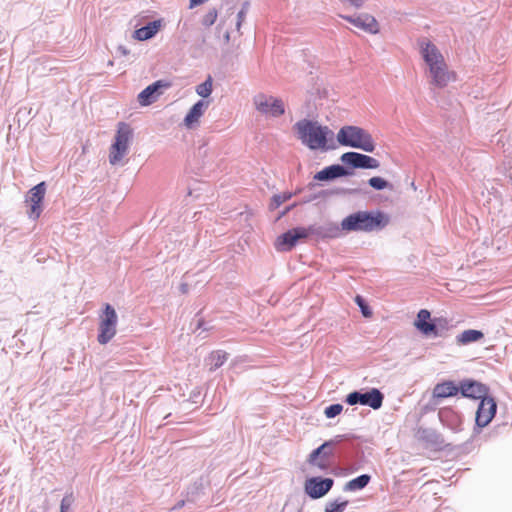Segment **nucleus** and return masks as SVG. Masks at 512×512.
I'll use <instances>...</instances> for the list:
<instances>
[{"label": "nucleus", "instance_id": "nucleus-17", "mask_svg": "<svg viewBox=\"0 0 512 512\" xmlns=\"http://www.w3.org/2000/svg\"><path fill=\"white\" fill-rule=\"evenodd\" d=\"M459 391L464 397L482 399L487 397V388L485 385L474 380L462 381L459 386Z\"/></svg>", "mask_w": 512, "mask_h": 512}, {"label": "nucleus", "instance_id": "nucleus-7", "mask_svg": "<svg viewBox=\"0 0 512 512\" xmlns=\"http://www.w3.org/2000/svg\"><path fill=\"white\" fill-rule=\"evenodd\" d=\"M118 316L115 309L106 304L102 313L99 315V327L97 340L105 345L112 340L117 332Z\"/></svg>", "mask_w": 512, "mask_h": 512}, {"label": "nucleus", "instance_id": "nucleus-26", "mask_svg": "<svg viewBox=\"0 0 512 512\" xmlns=\"http://www.w3.org/2000/svg\"><path fill=\"white\" fill-rule=\"evenodd\" d=\"M213 90V80L211 76L202 82L201 84L196 86V93L202 98H207L211 95Z\"/></svg>", "mask_w": 512, "mask_h": 512}, {"label": "nucleus", "instance_id": "nucleus-5", "mask_svg": "<svg viewBox=\"0 0 512 512\" xmlns=\"http://www.w3.org/2000/svg\"><path fill=\"white\" fill-rule=\"evenodd\" d=\"M337 141L341 146L360 149L372 153L376 144L372 135L362 127L345 125L337 133Z\"/></svg>", "mask_w": 512, "mask_h": 512}, {"label": "nucleus", "instance_id": "nucleus-6", "mask_svg": "<svg viewBox=\"0 0 512 512\" xmlns=\"http://www.w3.org/2000/svg\"><path fill=\"white\" fill-rule=\"evenodd\" d=\"M133 137V130L129 124L120 122L118 124L114 143L111 145L109 152V162L111 165H118L127 155L129 144Z\"/></svg>", "mask_w": 512, "mask_h": 512}, {"label": "nucleus", "instance_id": "nucleus-3", "mask_svg": "<svg viewBox=\"0 0 512 512\" xmlns=\"http://www.w3.org/2000/svg\"><path fill=\"white\" fill-rule=\"evenodd\" d=\"M338 226L328 225H310L309 227H296L280 235L276 242L278 250L289 251L299 240L307 238L309 235L318 237H335L338 233Z\"/></svg>", "mask_w": 512, "mask_h": 512}, {"label": "nucleus", "instance_id": "nucleus-31", "mask_svg": "<svg viewBox=\"0 0 512 512\" xmlns=\"http://www.w3.org/2000/svg\"><path fill=\"white\" fill-rule=\"evenodd\" d=\"M343 410V406L341 404H332L325 408L324 414L327 418H334L339 415Z\"/></svg>", "mask_w": 512, "mask_h": 512}, {"label": "nucleus", "instance_id": "nucleus-40", "mask_svg": "<svg viewBox=\"0 0 512 512\" xmlns=\"http://www.w3.org/2000/svg\"><path fill=\"white\" fill-rule=\"evenodd\" d=\"M248 5H249L248 3H245V4L243 5V7H242V8H244V10H245L246 12H247V9H248Z\"/></svg>", "mask_w": 512, "mask_h": 512}, {"label": "nucleus", "instance_id": "nucleus-12", "mask_svg": "<svg viewBox=\"0 0 512 512\" xmlns=\"http://www.w3.org/2000/svg\"><path fill=\"white\" fill-rule=\"evenodd\" d=\"M497 404L492 397H483L476 411V425L480 428L487 426L495 416Z\"/></svg>", "mask_w": 512, "mask_h": 512}, {"label": "nucleus", "instance_id": "nucleus-20", "mask_svg": "<svg viewBox=\"0 0 512 512\" xmlns=\"http://www.w3.org/2000/svg\"><path fill=\"white\" fill-rule=\"evenodd\" d=\"M459 392V386L453 381L438 383L433 389V398L443 399L455 396Z\"/></svg>", "mask_w": 512, "mask_h": 512}, {"label": "nucleus", "instance_id": "nucleus-2", "mask_svg": "<svg viewBox=\"0 0 512 512\" xmlns=\"http://www.w3.org/2000/svg\"><path fill=\"white\" fill-rule=\"evenodd\" d=\"M298 139L303 145L311 150H327V138L333 132L327 127L320 125L317 121L302 119L293 126Z\"/></svg>", "mask_w": 512, "mask_h": 512}, {"label": "nucleus", "instance_id": "nucleus-1", "mask_svg": "<svg viewBox=\"0 0 512 512\" xmlns=\"http://www.w3.org/2000/svg\"><path fill=\"white\" fill-rule=\"evenodd\" d=\"M390 218L380 210L357 211L342 219L340 227L345 232L371 233L384 229Z\"/></svg>", "mask_w": 512, "mask_h": 512}, {"label": "nucleus", "instance_id": "nucleus-41", "mask_svg": "<svg viewBox=\"0 0 512 512\" xmlns=\"http://www.w3.org/2000/svg\"><path fill=\"white\" fill-rule=\"evenodd\" d=\"M225 38H226V41H229V33L228 32L225 34Z\"/></svg>", "mask_w": 512, "mask_h": 512}, {"label": "nucleus", "instance_id": "nucleus-32", "mask_svg": "<svg viewBox=\"0 0 512 512\" xmlns=\"http://www.w3.org/2000/svg\"><path fill=\"white\" fill-rule=\"evenodd\" d=\"M355 302L359 306L361 313L364 317H370L372 315V311L366 301L359 295L356 296Z\"/></svg>", "mask_w": 512, "mask_h": 512}, {"label": "nucleus", "instance_id": "nucleus-33", "mask_svg": "<svg viewBox=\"0 0 512 512\" xmlns=\"http://www.w3.org/2000/svg\"><path fill=\"white\" fill-rule=\"evenodd\" d=\"M217 10L210 9L203 17L202 24L206 27L212 26L217 19Z\"/></svg>", "mask_w": 512, "mask_h": 512}, {"label": "nucleus", "instance_id": "nucleus-14", "mask_svg": "<svg viewBox=\"0 0 512 512\" xmlns=\"http://www.w3.org/2000/svg\"><path fill=\"white\" fill-rule=\"evenodd\" d=\"M170 86L171 83L168 81L157 80L138 94V102L141 106H148L154 103L163 94V90Z\"/></svg>", "mask_w": 512, "mask_h": 512}, {"label": "nucleus", "instance_id": "nucleus-34", "mask_svg": "<svg viewBox=\"0 0 512 512\" xmlns=\"http://www.w3.org/2000/svg\"><path fill=\"white\" fill-rule=\"evenodd\" d=\"M245 15H246V11L244 10V8H241V10L237 14V24H236L237 29L240 28L241 23L245 18Z\"/></svg>", "mask_w": 512, "mask_h": 512}, {"label": "nucleus", "instance_id": "nucleus-16", "mask_svg": "<svg viewBox=\"0 0 512 512\" xmlns=\"http://www.w3.org/2000/svg\"><path fill=\"white\" fill-rule=\"evenodd\" d=\"M352 174V170L340 164H334L327 166L321 171L317 172L314 176V179L318 181H330L339 177L351 176Z\"/></svg>", "mask_w": 512, "mask_h": 512}, {"label": "nucleus", "instance_id": "nucleus-8", "mask_svg": "<svg viewBox=\"0 0 512 512\" xmlns=\"http://www.w3.org/2000/svg\"><path fill=\"white\" fill-rule=\"evenodd\" d=\"M253 103L256 110L267 117L276 118L285 113L283 101L270 95L257 94L253 98Z\"/></svg>", "mask_w": 512, "mask_h": 512}, {"label": "nucleus", "instance_id": "nucleus-42", "mask_svg": "<svg viewBox=\"0 0 512 512\" xmlns=\"http://www.w3.org/2000/svg\"><path fill=\"white\" fill-rule=\"evenodd\" d=\"M296 512H301V508L300 507H296Z\"/></svg>", "mask_w": 512, "mask_h": 512}, {"label": "nucleus", "instance_id": "nucleus-28", "mask_svg": "<svg viewBox=\"0 0 512 512\" xmlns=\"http://www.w3.org/2000/svg\"><path fill=\"white\" fill-rule=\"evenodd\" d=\"M348 505L347 500H335L326 504L325 512H343Z\"/></svg>", "mask_w": 512, "mask_h": 512}, {"label": "nucleus", "instance_id": "nucleus-21", "mask_svg": "<svg viewBox=\"0 0 512 512\" xmlns=\"http://www.w3.org/2000/svg\"><path fill=\"white\" fill-rule=\"evenodd\" d=\"M342 438H343L342 435H338V436H336L335 440H330V441L324 442L321 446H319L318 448H316L315 450H313L311 452V454L309 455V462L311 464H315L316 459L320 455H322L323 457H329L330 455H332L331 447L334 444L339 443L342 440Z\"/></svg>", "mask_w": 512, "mask_h": 512}, {"label": "nucleus", "instance_id": "nucleus-24", "mask_svg": "<svg viewBox=\"0 0 512 512\" xmlns=\"http://www.w3.org/2000/svg\"><path fill=\"white\" fill-rule=\"evenodd\" d=\"M484 337V334L479 330L468 329L457 335L456 342L461 345H467L472 342H477Z\"/></svg>", "mask_w": 512, "mask_h": 512}, {"label": "nucleus", "instance_id": "nucleus-10", "mask_svg": "<svg viewBox=\"0 0 512 512\" xmlns=\"http://www.w3.org/2000/svg\"><path fill=\"white\" fill-rule=\"evenodd\" d=\"M340 160L352 169H377L380 163L377 159L358 152H346Z\"/></svg>", "mask_w": 512, "mask_h": 512}, {"label": "nucleus", "instance_id": "nucleus-4", "mask_svg": "<svg viewBox=\"0 0 512 512\" xmlns=\"http://www.w3.org/2000/svg\"><path fill=\"white\" fill-rule=\"evenodd\" d=\"M421 55L429 67L431 83L439 88L445 87L452 79L443 55L431 42L421 43Z\"/></svg>", "mask_w": 512, "mask_h": 512}, {"label": "nucleus", "instance_id": "nucleus-27", "mask_svg": "<svg viewBox=\"0 0 512 512\" xmlns=\"http://www.w3.org/2000/svg\"><path fill=\"white\" fill-rule=\"evenodd\" d=\"M291 197L292 193L290 192L274 195L271 199L270 208L277 209L281 204L291 199Z\"/></svg>", "mask_w": 512, "mask_h": 512}, {"label": "nucleus", "instance_id": "nucleus-22", "mask_svg": "<svg viewBox=\"0 0 512 512\" xmlns=\"http://www.w3.org/2000/svg\"><path fill=\"white\" fill-rule=\"evenodd\" d=\"M160 26H161L160 20H155V21L149 22L147 25L137 29L134 32V37L140 41L151 39L158 32Z\"/></svg>", "mask_w": 512, "mask_h": 512}, {"label": "nucleus", "instance_id": "nucleus-39", "mask_svg": "<svg viewBox=\"0 0 512 512\" xmlns=\"http://www.w3.org/2000/svg\"><path fill=\"white\" fill-rule=\"evenodd\" d=\"M183 505H184V501H181V502H179V503L177 504V506H176V507L180 508V507H182Z\"/></svg>", "mask_w": 512, "mask_h": 512}, {"label": "nucleus", "instance_id": "nucleus-9", "mask_svg": "<svg viewBox=\"0 0 512 512\" xmlns=\"http://www.w3.org/2000/svg\"><path fill=\"white\" fill-rule=\"evenodd\" d=\"M384 400L383 393L377 388H371L369 391H353L346 396V403L353 405L369 406L374 410L381 408Z\"/></svg>", "mask_w": 512, "mask_h": 512}, {"label": "nucleus", "instance_id": "nucleus-19", "mask_svg": "<svg viewBox=\"0 0 512 512\" xmlns=\"http://www.w3.org/2000/svg\"><path fill=\"white\" fill-rule=\"evenodd\" d=\"M209 106V101L199 100L188 111L184 118V124L188 128H192L194 124L199 122V119L204 114Z\"/></svg>", "mask_w": 512, "mask_h": 512}, {"label": "nucleus", "instance_id": "nucleus-29", "mask_svg": "<svg viewBox=\"0 0 512 512\" xmlns=\"http://www.w3.org/2000/svg\"><path fill=\"white\" fill-rule=\"evenodd\" d=\"M368 184L375 190H383L389 186V182L382 177H372L368 180Z\"/></svg>", "mask_w": 512, "mask_h": 512}, {"label": "nucleus", "instance_id": "nucleus-15", "mask_svg": "<svg viewBox=\"0 0 512 512\" xmlns=\"http://www.w3.org/2000/svg\"><path fill=\"white\" fill-rule=\"evenodd\" d=\"M343 19L354 25L355 27L364 30L370 34L379 32V26L376 19L369 14H359L356 16H341Z\"/></svg>", "mask_w": 512, "mask_h": 512}, {"label": "nucleus", "instance_id": "nucleus-35", "mask_svg": "<svg viewBox=\"0 0 512 512\" xmlns=\"http://www.w3.org/2000/svg\"><path fill=\"white\" fill-rule=\"evenodd\" d=\"M118 52L121 53V55L125 56L129 53L128 49L125 46H119Z\"/></svg>", "mask_w": 512, "mask_h": 512}, {"label": "nucleus", "instance_id": "nucleus-11", "mask_svg": "<svg viewBox=\"0 0 512 512\" xmlns=\"http://www.w3.org/2000/svg\"><path fill=\"white\" fill-rule=\"evenodd\" d=\"M46 193L45 182H40L31 188L26 195V202L29 203L30 209L28 216L31 219H37L42 213V202Z\"/></svg>", "mask_w": 512, "mask_h": 512}, {"label": "nucleus", "instance_id": "nucleus-36", "mask_svg": "<svg viewBox=\"0 0 512 512\" xmlns=\"http://www.w3.org/2000/svg\"><path fill=\"white\" fill-rule=\"evenodd\" d=\"M206 0H190V7H194L204 3Z\"/></svg>", "mask_w": 512, "mask_h": 512}, {"label": "nucleus", "instance_id": "nucleus-13", "mask_svg": "<svg viewBox=\"0 0 512 512\" xmlns=\"http://www.w3.org/2000/svg\"><path fill=\"white\" fill-rule=\"evenodd\" d=\"M331 478L312 477L305 482V492L312 498L318 499L326 495L333 487Z\"/></svg>", "mask_w": 512, "mask_h": 512}, {"label": "nucleus", "instance_id": "nucleus-25", "mask_svg": "<svg viewBox=\"0 0 512 512\" xmlns=\"http://www.w3.org/2000/svg\"><path fill=\"white\" fill-rule=\"evenodd\" d=\"M228 354L222 350L213 351L207 358V364L210 365V371L221 367L227 360Z\"/></svg>", "mask_w": 512, "mask_h": 512}, {"label": "nucleus", "instance_id": "nucleus-23", "mask_svg": "<svg viewBox=\"0 0 512 512\" xmlns=\"http://www.w3.org/2000/svg\"><path fill=\"white\" fill-rule=\"evenodd\" d=\"M370 480L371 476L368 474L359 475L345 484L344 491L355 492L362 490L369 484Z\"/></svg>", "mask_w": 512, "mask_h": 512}, {"label": "nucleus", "instance_id": "nucleus-38", "mask_svg": "<svg viewBox=\"0 0 512 512\" xmlns=\"http://www.w3.org/2000/svg\"><path fill=\"white\" fill-rule=\"evenodd\" d=\"M291 505V499L285 504L284 509H287Z\"/></svg>", "mask_w": 512, "mask_h": 512}, {"label": "nucleus", "instance_id": "nucleus-18", "mask_svg": "<svg viewBox=\"0 0 512 512\" xmlns=\"http://www.w3.org/2000/svg\"><path fill=\"white\" fill-rule=\"evenodd\" d=\"M431 314L426 309H421L417 314V319L414 323L415 327L424 335L438 336V330L432 321H430Z\"/></svg>", "mask_w": 512, "mask_h": 512}, {"label": "nucleus", "instance_id": "nucleus-30", "mask_svg": "<svg viewBox=\"0 0 512 512\" xmlns=\"http://www.w3.org/2000/svg\"><path fill=\"white\" fill-rule=\"evenodd\" d=\"M75 499L73 493L66 494L60 503V512H69Z\"/></svg>", "mask_w": 512, "mask_h": 512}, {"label": "nucleus", "instance_id": "nucleus-37", "mask_svg": "<svg viewBox=\"0 0 512 512\" xmlns=\"http://www.w3.org/2000/svg\"><path fill=\"white\" fill-rule=\"evenodd\" d=\"M423 433L427 434V435H425V438H427V439H432V437L436 436V434L433 431H423Z\"/></svg>", "mask_w": 512, "mask_h": 512}]
</instances>
